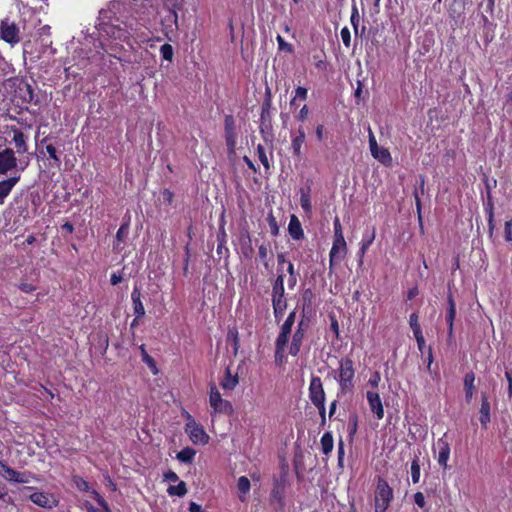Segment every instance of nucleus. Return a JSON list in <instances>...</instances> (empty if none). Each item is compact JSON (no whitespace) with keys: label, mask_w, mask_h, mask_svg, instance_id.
Instances as JSON below:
<instances>
[{"label":"nucleus","mask_w":512,"mask_h":512,"mask_svg":"<svg viewBox=\"0 0 512 512\" xmlns=\"http://www.w3.org/2000/svg\"><path fill=\"white\" fill-rule=\"evenodd\" d=\"M356 370L352 358L346 356L339 360L334 379L338 384L337 397L353 395L355 390Z\"/></svg>","instance_id":"f257e3e1"},{"label":"nucleus","mask_w":512,"mask_h":512,"mask_svg":"<svg viewBox=\"0 0 512 512\" xmlns=\"http://www.w3.org/2000/svg\"><path fill=\"white\" fill-rule=\"evenodd\" d=\"M393 498V489L384 478L378 477L374 497V511L386 512Z\"/></svg>","instance_id":"f03ea898"},{"label":"nucleus","mask_w":512,"mask_h":512,"mask_svg":"<svg viewBox=\"0 0 512 512\" xmlns=\"http://www.w3.org/2000/svg\"><path fill=\"white\" fill-rule=\"evenodd\" d=\"M186 419L184 430L191 442L195 445H206L210 437L204 427L197 423L188 412H186Z\"/></svg>","instance_id":"7ed1b4c3"},{"label":"nucleus","mask_w":512,"mask_h":512,"mask_svg":"<svg viewBox=\"0 0 512 512\" xmlns=\"http://www.w3.org/2000/svg\"><path fill=\"white\" fill-rule=\"evenodd\" d=\"M209 404L214 414L231 415L234 412L232 403L222 398L214 383L209 386Z\"/></svg>","instance_id":"20e7f679"},{"label":"nucleus","mask_w":512,"mask_h":512,"mask_svg":"<svg viewBox=\"0 0 512 512\" xmlns=\"http://www.w3.org/2000/svg\"><path fill=\"white\" fill-rule=\"evenodd\" d=\"M0 38L6 43L14 46L20 42V29L15 22L8 18L0 22Z\"/></svg>","instance_id":"39448f33"},{"label":"nucleus","mask_w":512,"mask_h":512,"mask_svg":"<svg viewBox=\"0 0 512 512\" xmlns=\"http://www.w3.org/2000/svg\"><path fill=\"white\" fill-rule=\"evenodd\" d=\"M433 451L436 454L438 465L446 470L448 468V461L451 452L450 444L447 439V433H444L442 437L438 438L434 444Z\"/></svg>","instance_id":"423d86ee"},{"label":"nucleus","mask_w":512,"mask_h":512,"mask_svg":"<svg viewBox=\"0 0 512 512\" xmlns=\"http://www.w3.org/2000/svg\"><path fill=\"white\" fill-rule=\"evenodd\" d=\"M308 397L314 406H318L320 403H325L326 393L323 387V382L319 376H311L308 387Z\"/></svg>","instance_id":"0eeeda50"},{"label":"nucleus","mask_w":512,"mask_h":512,"mask_svg":"<svg viewBox=\"0 0 512 512\" xmlns=\"http://www.w3.org/2000/svg\"><path fill=\"white\" fill-rule=\"evenodd\" d=\"M347 244L345 238L333 239L332 247L329 252V268L330 271L336 264H339L347 255Z\"/></svg>","instance_id":"6e6552de"},{"label":"nucleus","mask_w":512,"mask_h":512,"mask_svg":"<svg viewBox=\"0 0 512 512\" xmlns=\"http://www.w3.org/2000/svg\"><path fill=\"white\" fill-rule=\"evenodd\" d=\"M224 137L228 150L234 152L237 144L236 121L233 115L228 114L224 117Z\"/></svg>","instance_id":"1a4fd4ad"},{"label":"nucleus","mask_w":512,"mask_h":512,"mask_svg":"<svg viewBox=\"0 0 512 512\" xmlns=\"http://www.w3.org/2000/svg\"><path fill=\"white\" fill-rule=\"evenodd\" d=\"M15 153L10 147L0 151V175H7L10 171L18 168V159Z\"/></svg>","instance_id":"9d476101"},{"label":"nucleus","mask_w":512,"mask_h":512,"mask_svg":"<svg viewBox=\"0 0 512 512\" xmlns=\"http://www.w3.org/2000/svg\"><path fill=\"white\" fill-rule=\"evenodd\" d=\"M366 399L369 408L371 412L374 414L375 418L378 420H382L384 417V407L379 393L374 391H367Z\"/></svg>","instance_id":"9b49d317"},{"label":"nucleus","mask_w":512,"mask_h":512,"mask_svg":"<svg viewBox=\"0 0 512 512\" xmlns=\"http://www.w3.org/2000/svg\"><path fill=\"white\" fill-rule=\"evenodd\" d=\"M29 499L35 505L46 509H52L58 505V501L45 492H34L29 496Z\"/></svg>","instance_id":"f8f14e48"},{"label":"nucleus","mask_w":512,"mask_h":512,"mask_svg":"<svg viewBox=\"0 0 512 512\" xmlns=\"http://www.w3.org/2000/svg\"><path fill=\"white\" fill-rule=\"evenodd\" d=\"M21 175L15 174L0 181V205H3L13 188L20 181Z\"/></svg>","instance_id":"ddd939ff"},{"label":"nucleus","mask_w":512,"mask_h":512,"mask_svg":"<svg viewBox=\"0 0 512 512\" xmlns=\"http://www.w3.org/2000/svg\"><path fill=\"white\" fill-rule=\"evenodd\" d=\"M306 139V133L304 127L301 125L298 127L296 133L292 135L291 139V149L292 153L296 157L302 156V146Z\"/></svg>","instance_id":"4468645a"},{"label":"nucleus","mask_w":512,"mask_h":512,"mask_svg":"<svg viewBox=\"0 0 512 512\" xmlns=\"http://www.w3.org/2000/svg\"><path fill=\"white\" fill-rule=\"evenodd\" d=\"M295 321H296V309L292 310L288 314V316L284 320L283 324L281 325L279 334L276 338L282 339L283 341H285V340L289 341Z\"/></svg>","instance_id":"2eb2a0df"},{"label":"nucleus","mask_w":512,"mask_h":512,"mask_svg":"<svg viewBox=\"0 0 512 512\" xmlns=\"http://www.w3.org/2000/svg\"><path fill=\"white\" fill-rule=\"evenodd\" d=\"M311 187H312V181L307 180L306 185L304 187H301L300 192V206L302 210L306 214H311L312 212V202H311Z\"/></svg>","instance_id":"dca6fc26"},{"label":"nucleus","mask_w":512,"mask_h":512,"mask_svg":"<svg viewBox=\"0 0 512 512\" xmlns=\"http://www.w3.org/2000/svg\"><path fill=\"white\" fill-rule=\"evenodd\" d=\"M11 132L13 133V142L15 144L16 152L24 154L28 151L27 136L22 130L12 126Z\"/></svg>","instance_id":"f3484780"},{"label":"nucleus","mask_w":512,"mask_h":512,"mask_svg":"<svg viewBox=\"0 0 512 512\" xmlns=\"http://www.w3.org/2000/svg\"><path fill=\"white\" fill-rule=\"evenodd\" d=\"M91 495L97 504L101 507V509L94 507L89 501H86L84 506L87 512H112L108 502L99 494L98 491L92 489Z\"/></svg>","instance_id":"a211bd4d"},{"label":"nucleus","mask_w":512,"mask_h":512,"mask_svg":"<svg viewBox=\"0 0 512 512\" xmlns=\"http://www.w3.org/2000/svg\"><path fill=\"white\" fill-rule=\"evenodd\" d=\"M491 406L486 393L481 395V406L479 410V421L482 428L486 429L488 423L491 421Z\"/></svg>","instance_id":"6ab92c4d"},{"label":"nucleus","mask_w":512,"mask_h":512,"mask_svg":"<svg viewBox=\"0 0 512 512\" xmlns=\"http://www.w3.org/2000/svg\"><path fill=\"white\" fill-rule=\"evenodd\" d=\"M447 303H448V308H447V313H446V322L448 325V335L450 338H452L453 334H454V320L456 317V304H455L454 298L451 293L448 294Z\"/></svg>","instance_id":"aec40b11"},{"label":"nucleus","mask_w":512,"mask_h":512,"mask_svg":"<svg viewBox=\"0 0 512 512\" xmlns=\"http://www.w3.org/2000/svg\"><path fill=\"white\" fill-rule=\"evenodd\" d=\"M288 232L293 240L299 241L304 239L305 234L302 228V224L298 217L294 214L290 216V221L288 224Z\"/></svg>","instance_id":"412c9836"},{"label":"nucleus","mask_w":512,"mask_h":512,"mask_svg":"<svg viewBox=\"0 0 512 512\" xmlns=\"http://www.w3.org/2000/svg\"><path fill=\"white\" fill-rule=\"evenodd\" d=\"M131 300L134 315L137 318H142L145 315V308L141 300V291L138 286H134L131 293Z\"/></svg>","instance_id":"4be33fe9"},{"label":"nucleus","mask_w":512,"mask_h":512,"mask_svg":"<svg viewBox=\"0 0 512 512\" xmlns=\"http://www.w3.org/2000/svg\"><path fill=\"white\" fill-rule=\"evenodd\" d=\"M290 337H291V344L289 347V354L293 357H296L299 355V353L301 351L303 341L306 337V334L299 332V331H294L293 334L291 333Z\"/></svg>","instance_id":"5701e85b"},{"label":"nucleus","mask_w":512,"mask_h":512,"mask_svg":"<svg viewBox=\"0 0 512 512\" xmlns=\"http://www.w3.org/2000/svg\"><path fill=\"white\" fill-rule=\"evenodd\" d=\"M474 382H475L474 372L470 371V372L466 373L464 376V379H463V385H464V392H465V400L467 403H470L473 398L474 391H475Z\"/></svg>","instance_id":"b1692460"},{"label":"nucleus","mask_w":512,"mask_h":512,"mask_svg":"<svg viewBox=\"0 0 512 512\" xmlns=\"http://www.w3.org/2000/svg\"><path fill=\"white\" fill-rule=\"evenodd\" d=\"M375 236H376V229H375V227L372 228L371 233L369 235H364L363 236V239L361 241V246H360V249L358 251V257H359L358 264L360 266L363 264V257L365 255V253L367 252V250L369 249V247L374 242Z\"/></svg>","instance_id":"393cba45"},{"label":"nucleus","mask_w":512,"mask_h":512,"mask_svg":"<svg viewBox=\"0 0 512 512\" xmlns=\"http://www.w3.org/2000/svg\"><path fill=\"white\" fill-rule=\"evenodd\" d=\"M424 188H425V177L423 175H419V188H415V190L413 192V196L415 199L416 210H417L418 219H419V223H420L421 227H423V225H422V215H421L422 204H421V199H420V193L424 194Z\"/></svg>","instance_id":"a878e982"},{"label":"nucleus","mask_w":512,"mask_h":512,"mask_svg":"<svg viewBox=\"0 0 512 512\" xmlns=\"http://www.w3.org/2000/svg\"><path fill=\"white\" fill-rule=\"evenodd\" d=\"M287 340L283 341L282 339L275 340V351H274V359L275 363L278 365H282L286 361V348L288 345Z\"/></svg>","instance_id":"bb28decb"},{"label":"nucleus","mask_w":512,"mask_h":512,"mask_svg":"<svg viewBox=\"0 0 512 512\" xmlns=\"http://www.w3.org/2000/svg\"><path fill=\"white\" fill-rule=\"evenodd\" d=\"M239 383L238 374H232L229 367L226 368L223 379L220 381V386L224 390H233Z\"/></svg>","instance_id":"cd10ccee"},{"label":"nucleus","mask_w":512,"mask_h":512,"mask_svg":"<svg viewBox=\"0 0 512 512\" xmlns=\"http://www.w3.org/2000/svg\"><path fill=\"white\" fill-rule=\"evenodd\" d=\"M371 155L386 167L392 165L391 153L387 148L378 147L376 150L371 152Z\"/></svg>","instance_id":"c85d7f7f"},{"label":"nucleus","mask_w":512,"mask_h":512,"mask_svg":"<svg viewBox=\"0 0 512 512\" xmlns=\"http://www.w3.org/2000/svg\"><path fill=\"white\" fill-rule=\"evenodd\" d=\"M128 233H129V224L127 222L121 224L118 231L116 232L115 241H114V245H113L114 250L121 251L123 249L121 244L124 242Z\"/></svg>","instance_id":"c756f323"},{"label":"nucleus","mask_w":512,"mask_h":512,"mask_svg":"<svg viewBox=\"0 0 512 512\" xmlns=\"http://www.w3.org/2000/svg\"><path fill=\"white\" fill-rule=\"evenodd\" d=\"M0 476L11 483H15L18 479L19 471L9 467L5 462L0 460Z\"/></svg>","instance_id":"7c9ffc66"},{"label":"nucleus","mask_w":512,"mask_h":512,"mask_svg":"<svg viewBox=\"0 0 512 512\" xmlns=\"http://www.w3.org/2000/svg\"><path fill=\"white\" fill-rule=\"evenodd\" d=\"M284 490V484L279 480L275 479L270 496L272 500L277 501L281 506L284 504Z\"/></svg>","instance_id":"2f4dec72"},{"label":"nucleus","mask_w":512,"mask_h":512,"mask_svg":"<svg viewBox=\"0 0 512 512\" xmlns=\"http://www.w3.org/2000/svg\"><path fill=\"white\" fill-rule=\"evenodd\" d=\"M250 488V480L246 476H240L237 481V489L239 493V499L242 502L246 500V495L249 493Z\"/></svg>","instance_id":"473e14b6"},{"label":"nucleus","mask_w":512,"mask_h":512,"mask_svg":"<svg viewBox=\"0 0 512 512\" xmlns=\"http://www.w3.org/2000/svg\"><path fill=\"white\" fill-rule=\"evenodd\" d=\"M284 280H285V274L279 273L276 278L272 281V296H279L284 295L285 293V286H284Z\"/></svg>","instance_id":"72a5a7b5"},{"label":"nucleus","mask_w":512,"mask_h":512,"mask_svg":"<svg viewBox=\"0 0 512 512\" xmlns=\"http://www.w3.org/2000/svg\"><path fill=\"white\" fill-rule=\"evenodd\" d=\"M195 456H196V450L194 448L185 447L177 453L176 458L180 462H183L186 464H191L194 461Z\"/></svg>","instance_id":"f704fd0d"},{"label":"nucleus","mask_w":512,"mask_h":512,"mask_svg":"<svg viewBox=\"0 0 512 512\" xmlns=\"http://www.w3.org/2000/svg\"><path fill=\"white\" fill-rule=\"evenodd\" d=\"M321 450L325 455L332 452L334 447L333 436L330 432H325L320 440Z\"/></svg>","instance_id":"c9c22d12"},{"label":"nucleus","mask_w":512,"mask_h":512,"mask_svg":"<svg viewBox=\"0 0 512 512\" xmlns=\"http://www.w3.org/2000/svg\"><path fill=\"white\" fill-rule=\"evenodd\" d=\"M308 98V89L302 86H298L294 91V96L290 100L291 107H298V101H305Z\"/></svg>","instance_id":"e433bc0d"},{"label":"nucleus","mask_w":512,"mask_h":512,"mask_svg":"<svg viewBox=\"0 0 512 512\" xmlns=\"http://www.w3.org/2000/svg\"><path fill=\"white\" fill-rule=\"evenodd\" d=\"M410 472H411L412 482L414 484L418 483L420 481L421 469H420V458L417 455H415L411 461Z\"/></svg>","instance_id":"4c0bfd02"},{"label":"nucleus","mask_w":512,"mask_h":512,"mask_svg":"<svg viewBox=\"0 0 512 512\" xmlns=\"http://www.w3.org/2000/svg\"><path fill=\"white\" fill-rule=\"evenodd\" d=\"M271 97L270 92H267V97L265 98L264 102L261 106V121L262 124H265L266 121H270V111H271Z\"/></svg>","instance_id":"58836bf2"},{"label":"nucleus","mask_w":512,"mask_h":512,"mask_svg":"<svg viewBox=\"0 0 512 512\" xmlns=\"http://www.w3.org/2000/svg\"><path fill=\"white\" fill-rule=\"evenodd\" d=\"M170 496L183 497L187 493V486L184 481H180L177 485H170L167 489Z\"/></svg>","instance_id":"ea45409f"},{"label":"nucleus","mask_w":512,"mask_h":512,"mask_svg":"<svg viewBox=\"0 0 512 512\" xmlns=\"http://www.w3.org/2000/svg\"><path fill=\"white\" fill-rule=\"evenodd\" d=\"M140 351H141L142 361L151 369V371L154 374H156L157 373L156 362H155L154 358L148 354L144 344H142L140 346Z\"/></svg>","instance_id":"a19ab883"},{"label":"nucleus","mask_w":512,"mask_h":512,"mask_svg":"<svg viewBox=\"0 0 512 512\" xmlns=\"http://www.w3.org/2000/svg\"><path fill=\"white\" fill-rule=\"evenodd\" d=\"M72 483L82 492H91L89 482L79 475L72 476Z\"/></svg>","instance_id":"79ce46f5"},{"label":"nucleus","mask_w":512,"mask_h":512,"mask_svg":"<svg viewBox=\"0 0 512 512\" xmlns=\"http://www.w3.org/2000/svg\"><path fill=\"white\" fill-rule=\"evenodd\" d=\"M310 328V320L305 315V305L302 309V316L301 319L298 321L295 331L302 332L307 335V332Z\"/></svg>","instance_id":"37998d69"},{"label":"nucleus","mask_w":512,"mask_h":512,"mask_svg":"<svg viewBox=\"0 0 512 512\" xmlns=\"http://www.w3.org/2000/svg\"><path fill=\"white\" fill-rule=\"evenodd\" d=\"M350 22L353 27L355 36H358L360 16H359V11H358L356 4L352 5Z\"/></svg>","instance_id":"c03bdc74"},{"label":"nucleus","mask_w":512,"mask_h":512,"mask_svg":"<svg viewBox=\"0 0 512 512\" xmlns=\"http://www.w3.org/2000/svg\"><path fill=\"white\" fill-rule=\"evenodd\" d=\"M256 151H257V155H258V158H259V161L262 163L265 171H269L270 170V163H269V160H268V157H267V154H266V150L264 148V146L262 144H258L257 148H256Z\"/></svg>","instance_id":"a18cd8bd"},{"label":"nucleus","mask_w":512,"mask_h":512,"mask_svg":"<svg viewBox=\"0 0 512 512\" xmlns=\"http://www.w3.org/2000/svg\"><path fill=\"white\" fill-rule=\"evenodd\" d=\"M271 303L273 309H287L288 301L286 294L279 296H272Z\"/></svg>","instance_id":"49530a36"},{"label":"nucleus","mask_w":512,"mask_h":512,"mask_svg":"<svg viewBox=\"0 0 512 512\" xmlns=\"http://www.w3.org/2000/svg\"><path fill=\"white\" fill-rule=\"evenodd\" d=\"M32 480H36L38 481V476L30 471H24V472H19V476H18V479L16 480V484H28L30 483Z\"/></svg>","instance_id":"de8ad7c7"},{"label":"nucleus","mask_w":512,"mask_h":512,"mask_svg":"<svg viewBox=\"0 0 512 512\" xmlns=\"http://www.w3.org/2000/svg\"><path fill=\"white\" fill-rule=\"evenodd\" d=\"M227 340L232 343L234 354H237L238 349L240 347L238 331L236 329H233V330L230 329L227 334Z\"/></svg>","instance_id":"09e8293b"},{"label":"nucleus","mask_w":512,"mask_h":512,"mask_svg":"<svg viewBox=\"0 0 512 512\" xmlns=\"http://www.w3.org/2000/svg\"><path fill=\"white\" fill-rule=\"evenodd\" d=\"M267 223L269 225V228H270V233L272 236H278L279 235V225H278V222L276 220V217L273 215L272 212H270L268 215H267Z\"/></svg>","instance_id":"8fccbe9b"},{"label":"nucleus","mask_w":512,"mask_h":512,"mask_svg":"<svg viewBox=\"0 0 512 512\" xmlns=\"http://www.w3.org/2000/svg\"><path fill=\"white\" fill-rule=\"evenodd\" d=\"M46 152L48 153L49 157L52 159L53 165L55 167L59 168L61 165V159L57 154L56 147L52 144H48V145H46Z\"/></svg>","instance_id":"3c124183"},{"label":"nucleus","mask_w":512,"mask_h":512,"mask_svg":"<svg viewBox=\"0 0 512 512\" xmlns=\"http://www.w3.org/2000/svg\"><path fill=\"white\" fill-rule=\"evenodd\" d=\"M160 53L163 59L171 61L174 54L172 45L168 43L163 44L160 48Z\"/></svg>","instance_id":"603ef678"},{"label":"nucleus","mask_w":512,"mask_h":512,"mask_svg":"<svg viewBox=\"0 0 512 512\" xmlns=\"http://www.w3.org/2000/svg\"><path fill=\"white\" fill-rule=\"evenodd\" d=\"M276 41L278 43V49L280 51H285L287 53L293 52V46L292 44L285 41V39L281 35H277Z\"/></svg>","instance_id":"864d4df0"},{"label":"nucleus","mask_w":512,"mask_h":512,"mask_svg":"<svg viewBox=\"0 0 512 512\" xmlns=\"http://www.w3.org/2000/svg\"><path fill=\"white\" fill-rule=\"evenodd\" d=\"M185 255L183 259V274L186 276L189 271V263L191 258V250H190V244L187 243L184 247Z\"/></svg>","instance_id":"5fc2aeb1"},{"label":"nucleus","mask_w":512,"mask_h":512,"mask_svg":"<svg viewBox=\"0 0 512 512\" xmlns=\"http://www.w3.org/2000/svg\"><path fill=\"white\" fill-rule=\"evenodd\" d=\"M333 229H334L333 239L344 238L342 225H341L339 217H337V216L334 218V221H333Z\"/></svg>","instance_id":"6e6d98bb"},{"label":"nucleus","mask_w":512,"mask_h":512,"mask_svg":"<svg viewBox=\"0 0 512 512\" xmlns=\"http://www.w3.org/2000/svg\"><path fill=\"white\" fill-rule=\"evenodd\" d=\"M309 116V108L306 104L302 106V108L295 115V119L301 123L305 122Z\"/></svg>","instance_id":"4d7b16f0"},{"label":"nucleus","mask_w":512,"mask_h":512,"mask_svg":"<svg viewBox=\"0 0 512 512\" xmlns=\"http://www.w3.org/2000/svg\"><path fill=\"white\" fill-rule=\"evenodd\" d=\"M341 39L345 47L349 48L351 45V33L348 27H343L340 31Z\"/></svg>","instance_id":"13d9d810"},{"label":"nucleus","mask_w":512,"mask_h":512,"mask_svg":"<svg viewBox=\"0 0 512 512\" xmlns=\"http://www.w3.org/2000/svg\"><path fill=\"white\" fill-rule=\"evenodd\" d=\"M22 98L27 103H31L33 101L34 91L30 84H25V92H24Z\"/></svg>","instance_id":"bf43d9fd"},{"label":"nucleus","mask_w":512,"mask_h":512,"mask_svg":"<svg viewBox=\"0 0 512 512\" xmlns=\"http://www.w3.org/2000/svg\"><path fill=\"white\" fill-rule=\"evenodd\" d=\"M381 381V375L380 372L375 371L368 380V385L372 388H377L379 386V383Z\"/></svg>","instance_id":"052dcab7"},{"label":"nucleus","mask_w":512,"mask_h":512,"mask_svg":"<svg viewBox=\"0 0 512 512\" xmlns=\"http://www.w3.org/2000/svg\"><path fill=\"white\" fill-rule=\"evenodd\" d=\"M414 502L421 509H424L426 507L425 496L422 492H416L414 494Z\"/></svg>","instance_id":"680f3d73"},{"label":"nucleus","mask_w":512,"mask_h":512,"mask_svg":"<svg viewBox=\"0 0 512 512\" xmlns=\"http://www.w3.org/2000/svg\"><path fill=\"white\" fill-rule=\"evenodd\" d=\"M337 453H338V465L340 467H343L345 450H344V442L342 439L339 440Z\"/></svg>","instance_id":"e2e57ef3"},{"label":"nucleus","mask_w":512,"mask_h":512,"mask_svg":"<svg viewBox=\"0 0 512 512\" xmlns=\"http://www.w3.org/2000/svg\"><path fill=\"white\" fill-rule=\"evenodd\" d=\"M504 232L505 240L507 242H512V218L505 222Z\"/></svg>","instance_id":"0e129e2a"},{"label":"nucleus","mask_w":512,"mask_h":512,"mask_svg":"<svg viewBox=\"0 0 512 512\" xmlns=\"http://www.w3.org/2000/svg\"><path fill=\"white\" fill-rule=\"evenodd\" d=\"M318 410V414L320 416V419H321V426H325L326 424V406H325V403H320L318 404V406H315Z\"/></svg>","instance_id":"69168bd1"},{"label":"nucleus","mask_w":512,"mask_h":512,"mask_svg":"<svg viewBox=\"0 0 512 512\" xmlns=\"http://www.w3.org/2000/svg\"><path fill=\"white\" fill-rule=\"evenodd\" d=\"M269 253V246L265 243L261 244L258 247V256L261 261H264L267 259Z\"/></svg>","instance_id":"338daca9"},{"label":"nucleus","mask_w":512,"mask_h":512,"mask_svg":"<svg viewBox=\"0 0 512 512\" xmlns=\"http://www.w3.org/2000/svg\"><path fill=\"white\" fill-rule=\"evenodd\" d=\"M315 136L317 141L321 142L325 139V127L323 124H318L315 127Z\"/></svg>","instance_id":"774afa93"}]
</instances>
